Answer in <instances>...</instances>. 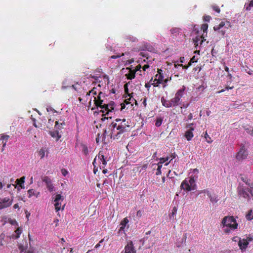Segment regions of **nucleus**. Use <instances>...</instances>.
Listing matches in <instances>:
<instances>
[{
  "label": "nucleus",
  "mask_w": 253,
  "mask_h": 253,
  "mask_svg": "<svg viewBox=\"0 0 253 253\" xmlns=\"http://www.w3.org/2000/svg\"><path fill=\"white\" fill-rule=\"evenodd\" d=\"M133 61H134V60L133 59H130V60H128L127 61V62L126 63V64H127V63L129 64H131L132 62H133Z\"/></svg>",
  "instance_id": "63"
},
{
  "label": "nucleus",
  "mask_w": 253,
  "mask_h": 253,
  "mask_svg": "<svg viewBox=\"0 0 253 253\" xmlns=\"http://www.w3.org/2000/svg\"><path fill=\"white\" fill-rule=\"evenodd\" d=\"M161 102L162 105L167 108H170L171 107V104L170 103V100H167L164 98V97L161 98Z\"/></svg>",
  "instance_id": "20"
},
{
  "label": "nucleus",
  "mask_w": 253,
  "mask_h": 253,
  "mask_svg": "<svg viewBox=\"0 0 253 253\" xmlns=\"http://www.w3.org/2000/svg\"><path fill=\"white\" fill-rule=\"evenodd\" d=\"M46 187L49 191L52 192L54 190V187L52 183V181L50 182V183H48V184H46Z\"/></svg>",
  "instance_id": "35"
},
{
  "label": "nucleus",
  "mask_w": 253,
  "mask_h": 253,
  "mask_svg": "<svg viewBox=\"0 0 253 253\" xmlns=\"http://www.w3.org/2000/svg\"><path fill=\"white\" fill-rule=\"evenodd\" d=\"M12 197H6L0 199V206H10L12 203Z\"/></svg>",
  "instance_id": "14"
},
{
  "label": "nucleus",
  "mask_w": 253,
  "mask_h": 253,
  "mask_svg": "<svg viewBox=\"0 0 253 253\" xmlns=\"http://www.w3.org/2000/svg\"><path fill=\"white\" fill-rule=\"evenodd\" d=\"M124 53H122L121 54H117L116 55H112L110 57L111 59H116L117 58L120 57L121 56H124Z\"/></svg>",
  "instance_id": "49"
},
{
  "label": "nucleus",
  "mask_w": 253,
  "mask_h": 253,
  "mask_svg": "<svg viewBox=\"0 0 253 253\" xmlns=\"http://www.w3.org/2000/svg\"><path fill=\"white\" fill-rule=\"evenodd\" d=\"M231 27V25L230 22L228 21H221L219 25L213 27V30L215 31H218L221 35L224 36L226 30Z\"/></svg>",
  "instance_id": "4"
},
{
  "label": "nucleus",
  "mask_w": 253,
  "mask_h": 253,
  "mask_svg": "<svg viewBox=\"0 0 253 253\" xmlns=\"http://www.w3.org/2000/svg\"><path fill=\"white\" fill-rule=\"evenodd\" d=\"M108 133H105V132H104V134L103 135H101V136L100 137V134H98L97 137L96 138V142L97 143H99L100 142L104 141L105 136Z\"/></svg>",
  "instance_id": "25"
},
{
  "label": "nucleus",
  "mask_w": 253,
  "mask_h": 253,
  "mask_svg": "<svg viewBox=\"0 0 253 253\" xmlns=\"http://www.w3.org/2000/svg\"><path fill=\"white\" fill-rule=\"evenodd\" d=\"M211 19V17L209 15H205L203 17V20L206 22H209Z\"/></svg>",
  "instance_id": "53"
},
{
  "label": "nucleus",
  "mask_w": 253,
  "mask_h": 253,
  "mask_svg": "<svg viewBox=\"0 0 253 253\" xmlns=\"http://www.w3.org/2000/svg\"><path fill=\"white\" fill-rule=\"evenodd\" d=\"M128 220L127 217L125 218L121 222V227H120V230H123L126 224L128 223Z\"/></svg>",
  "instance_id": "26"
},
{
  "label": "nucleus",
  "mask_w": 253,
  "mask_h": 253,
  "mask_svg": "<svg viewBox=\"0 0 253 253\" xmlns=\"http://www.w3.org/2000/svg\"><path fill=\"white\" fill-rule=\"evenodd\" d=\"M96 89V88L95 87H93L91 90H93V92H91V93L94 96L95 95L97 94V93H96V91L95 90Z\"/></svg>",
  "instance_id": "58"
},
{
  "label": "nucleus",
  "mask_w": 253,
  "mask_h": 253,
  "mask_svg": "<svg viewBox=\"0 0 253 253\" xmlns=\"http://www.w3.org/2000/svg\"><path fill=\"white\" fill-rule=\"evenodd\" d=\"M124 88H125V93L128 95V94H129V93H128V89L127 87V84H125Z\"/></svg>",
  "instance_id": "55"
},
{
  "label": "nucleus",
  "mask_w": 253,
  "mask_h": 253,
  "mask_svg": "<svg viewBox=\"0 0 253 253\" xmlns=\"http://www.w3.org/2000/svg\"><path fill=\"white\" fill-rule=\"evenodd\" d=\"M8 222L12 225H18V223L15 219H9Z\"/></svg>",
  "instance_id": "52"
},
{
  "label": "nucleus",
  "mask_w": 253,
  "mask_h": 253,
  "mask_svg": "<svg viewBox=\"0 0 253 253\" xmlns=\"http://www.w3.org/2000/svg\"><path fill=\"white\" fill-rule=\"evenodd\" d=\"M221 225L223 228L226 227L224 232L228 234L231 232V230L237 229L238 226L235 218L233 216H225L222 220Z\"/></svg>",
  "instance_id": "2"
},
{
  "label": "nucleus",
  "mask_w": 253,
  "mask_h": 253,
  "mask_svg": "<svg viewBox=\"0 0 253 253\" xmlns=\"http://www.w3.org/2000/svg\"><path fill=\"white\" fill-rule=\"evenodd\" d=\"M65 125V123L64 121L60 120L58 121H56L55 122V128L56 129V133L57 134L58 136V138L57 140H58L61 136L59 135V133L58 132V130L61 129L63 128V126Z\"/></svg>",
  "instance_id": "13"
},
{
  "label": "nucleus",
  "mask_w": 253,
  "mask_h": 253,
  "mask_svg": "<svg viewBox=\"0 0 253 253\" xmlns=\"http://www.w3.org/2000/svg\"><path fill=\"white\" fill-rule=\"evenodd\" d=\"M201 193L207 194L210 199L211 202L213 204H215L218 201L217 196L214 194H211L207 189H204L201 191L200 192H198L197 195L199 196Z\"/></svg>",
  "instance_id": "10"
},
{
  "label": "nucleus",
  "mask_w": 253,
  "mask_h": 253,
  "mask_svg": "<svg viewBox=\"0 0 253 253\" xmlns=\"http://www.w3.org/2000/svg\"><path fill=\"white\" fill-rule=\"evenodd\" d=\"M198 59L196 58L195 56H193L189 62V66H191L192 63L197 62Z\"/></svg>",
  "instance_id": "39"
},
{
  "label": "nucleus",
  "mask_w": 253,
  "mask_h": 253,
  "mask_svg": "<svg viewBox=\"0 0 253 253\" xmlns=\"http://www.w3.org/2000/svg\"><path fill=\"white\" fill-rule=\"evenodd\" d=\"M104 107L105 108L104 110H101L100 112H102L103 113H105L104 115H107L108 117H104L102 118V120L103 121H105L106 119L108 120L109 118H112L111 116H109V114L112 112L113 110H114L115 107V103L113 101H110L109 103L107 101Z\"/></svg>",
  "instance_id": "5"
},
{
  "label": "nucleus",
  "mask_w": 253,
  "mask_h": 253,
  "mask_svg": "<svg viewBox=\"0 0 253 253\" xmlns=\"http://www.w3.org/2000/svg\"><path fill=\"white\" fill-rule=\"evenodd\" d=\"M248 244L249 242L246 239H240L238 242V245L242 250H245L247 248Z\"/></svg>",
  "instance_id": "17"
},
{
  "label": "nucleus",
  "mask_w": 253,
  "mask_h": 253,
  "mask_svg": "<svg viewBox=\"0 0 253 253\" xmlns=\"http://www.w3.org/2000/svg\"><path fill=\"white\" fill-rule=\"evenodd\" d=\"M129 127V123L126 119L117 118L108 125L105 133H108L111 138L118 139L123 133L128 131Z\"/></svg>",
  "instance_id": "1"
},
{
  "label": "nucleus",
  "mask_w": 253,
  "mask_h": 253,
  "mask_svg": "<svg viewBox=\"0 0 253 253\" xmlns=\"http://www.w3.org/2000/svg\"><path fill=\"white\" fill-rule=\"evenodd\" d=\"M106 151H105L103 150L99 151L98 154L96 156V157L93 160V165L94 166L95 165V163H96L97 158L99 164H102V168H105L107 164V162L108 161V160L107 159V157L105 155V154H106Z\"/></svg>",
  "instance_id": "7"
},
{
  "label": "nucleus",
  "mask_w": 253,
  "mask_h": 253,
  "mask_svg": "<svg viewBox=\"0 0 253 253\" xmlns=\"http://www.w3.org/2000/svg\"><path fill=\"white\" fill-rule=\"evenodd\" d=\"M251 7H253V0H251L248 6H247L246 9L247 10H250L251 9Z\"/></svg>",
  "instance_id": "51"
},
{
  "label": "nucleus",
  "mask_w": 253,
  "mask_h": 253,
  "mask_svg": "<svg viewBox=\"0 0 253 253\" xmlns=\"http://www.w3.org/2000/svg\"><path fill=\"white\" fill-rule=\"evenodd\" d=\"M161 84H162V83H159L157 78H155L154 80H153L151 84L154 86L157 87Z\"/></svg>",
  "instance_id": "37"
},
{
  "label": "nucleus",
  "mask_w": 253,
  "mask_h": 253,
  "mask_svg": "<svg viewBox=\"0 0 253 253\" xmlns=\"http://www.w3.org/2000/svg\"><path fill=\"white\" fill-rule=\"evenodd\" d=\"M141 68V65L140 64H138V65H137L134 68V71H135V72L136 73L138 71H139L140 72H141V71L140 70Z\"/></svg>",
  "instance_id": "48"
},
{
  "label": "nucleus",
  "mask_w": 253,
  "mask_h": 253,
  "mask_svg": "<svg viewBox=\"0 0 253 253\" xmlns=\"http://www.w3.org/2000/svg\"><path fill=\"white\" fill-rule=\"evenodd\" d=\"M170 32L171 34L174 36H176L179 33V29L177 28H173L170 30Z\"/></svg>",
  "instance_id": "34"
},
{
  "label": "nucleus",
  "mask_w": 253,
  "mask_h": 253,
  "mask_svg": "<svg viewBox=\"0 0 253 253\" xmlns=\"http://www.w3.org/2000/svg\"><path fill=\"white\" fill-rule=\"evenodd\" d=\"M61 173L63 175H64V176H65L66 175H67L68 174V171L67 169H62L61 170Z\"/></svg>",
  "instance_id": "50"
},
{
  "label": "nucleus",
  "mask_w": 253,
  "mask_h": 253,
  "mask_svg": "<svg viewBox=\"0 0 253 253\" xmlns=\"http://www.w3.org/2000/svg\"><path fill=\"white\" fill-rule=\"evenodd\" d=\"M188 182H189L190 186H191L192 188H194V190L196 189V185L195 184V176H191L189 178Z\"/></svg>",
  "instance_id": "22"
},
{
  "label": "nucleus",
  "mask_w": 253,
  "mask_h": 253,
  "mask_svg": "<svg viewBox=\"0 0 253 253\" xmlns=\"http://www.w3.org/2000/svg\"><path fill=\"white\" fill-rule=\"evenodd\" d=\"M42 180L43 182H45L46 184L51 182V180L50 177L47 176H44L42 177Z\"/></svg>",
  "instance_id": "32"
},
{
  "label": "nucleus",
  "mask_w": 253,
  "mask_h": 253,
  "mask_svg": "<svg viewBox=\"0 0 253 253\" xmlns=\"http://www.w3.org/2000/svg\"><path fill=\"white\" fill-rule=\"evenodd\" d=\"M25 177L23 176L19 179L16 180L17 184L19 185L21 188L24 187L23 184L24 183Z\"/></svg>",
  "instance_id": "28"
},
{
  "label": "nucleus",
  "mask_w": 253,
  "mask_h": 253,
  "mask_svg": "<svg viewBox=\"0 0 253 253\" xmlns=\"http://www.w3.org/2000/svg\"><path fill=\"white\" fill-rule=\"evenodd\" d=\"M125 253H136L132 241H129L125 247Z\"/></svg>",
  "instance_id": "12"
},
{
  "label": "nucleus",
  "mask_w": 253,
  "mask_h": 253,
  "mask_svg": "<svg viewBox=\"0 0 253 253\" xmlns=\"http://www.w3.org/2000/svg\"><path fill=\"white\" fill-rule=\"evenodd\" d=\"M185 87L183 86L182 88L178 89L175 94L174 97L176 98L179 101L184 95Z\"/></svg>",
  "instance_id": "16"
},
{
  "label": "nucleus",
  "mask_w": 253,
  "mask_h": 253,
  "mask_svg": "<svg viewBox=\"0 0 253 253\" xmlns=\"http://www.w3.org/2000/svg\"><path fill=\"white\" fill-rule=\"evenodd\" d=\"M157 166L158 168L157 169L156 174L158 175L161 174V168L162 167V165H161V164H158Z\"/></svg>",
  "instance_id": "40"
},
{
  "label": "nucleus",
  "mask_w": 253,
  "mask_h": 253,
  "mask_svg": "<svg viewBox=\"0 0 253 253\" xmlns=\"http://www.w3.org/2000/svg\"><path fill=\"white\" fill-rule=\"evenodd\" d=\"M170 103L171 104V107H175L180 104V101L175 97L171 98L170 100Z\"/></svg>",
  "instance_id": "23"
},
{
  "label": "nucleus",
  "mask_w": 253,
  "mask_h": 253,
  "mask_svg": "<svg viewBox=\"0 0 253 253\" xmlns=\"http://www.w3.org/2000/svg\"><path fill=\"white\" fill-rule=\"evenodd\" d=\"M234 88V86H226L224 89H222L217 92L218 93H220L224 92L226 90L231 89Z\"/></svg>",
  "instance_id": "43"
},
{
  "label": "nucleus",
  "mask_w": 253,
  "mask_h": 253,
  "mask_svg": "<svg viewBox=\"0 0 253 253\" xmlns=\"http://www.w3.org/2000/svg\"><path fill=\"white\" fill-rule=\"evenodd\" d=\"M62 196L60 194H57L55 195L54 201L55 202L54 206H59L58 201L61 199Z\"/></svg>",
  "instance_id": "30"
},
{
  "label": "nucleus",
  "mask_w": 253,
  "mask_h": 253,
  "mask_svg": "<svg viewBox=\"0 0 253 253\" xmlns=\"http://www.w3.org/2000/svg\"><path fill=\"white\" fill-rule=\"evenodd\" d=\"M24 253H33V250L32 249H30L27 251H25Z\"/></svg>",
  "instance_id": "59"
},
{
  "label": "nucleus",
  "mask_w": 253,
  "mask_h": 253,
  "mask_svg": "<svg viewBox=\"0 0 253 253\" xmlns=\"http://www.w3.org/2000/svg\"><path fill=\"white\" fill-rule=\"evenodd\" d=\"M193 125L194 124L191 123L187 124L186 126V127L188 128V129L185 131L184 136L188 141L191 140L194 136L193 131L194 130L195 128L193 126Z\"/></svg>",
  "instance_id": "8"
},
{
  "label": "nucleus",
  "mask_w": 253,
  "mask_h": 253,
  "mask_svg": "<svg viewBox=\"0 0 253 253\" xmlns=\"http://www.w3.org/2000/svg\"><path fill=\"white\" fill-rule=\"evenodd\" d=\"M128 96L129 98L126 99L125 101L126 104H131V105H132V103H133L134 102H136V100L132 97V96L131 94H128Z\"/></svg>",
  "instance_id": "24"
},
{
  "label": "nucleus",
  "mask_w": 253,
  "mask_h": 253,
  "mask_svg": "<svg viewBox=\"0 0 253 253\" xmlns=\"http://www.w3.org/2000/svg\"><path fill=\"white\" fill-rule=\"evenodd\" d=\"M180 187H181L182 189L187 191H190L192 190H194V188H192V187L190 186L189 182H188V181L186 179H185L182 181V182L181 184Z\"/></svg>",
  "instance_id": "15"
},
{
  "label": "nucleus",
  "mask_w": 253,
  "mask_h": 253,
  "mask_svg": "<svg viewBox=\"0 0 253 253\" xmlns=\"http://www.w3.org/2000/svg\"><path fill=\"white\" fill-rule=\"evenodd\" d=\"M153 81V78H152L151 79V80L150 81L149 83H146L145 84V87L147 88H149V87H151V85H152L151 84V83H152V82Z\"/></svg>",
  "instance_id": "54"
},
{
  "label": "nucleus",
  "mask_w": 253,
  "mask_h": 253,
  "mask_svg": "<svg viewBox=\"0 0 253 253\" xmlns=\"http://www.w3.org/2000/svg\"><path fill=\"white\" fill-rule=\"evenodd\" d=\"M238 194L240 197H242L245 200H249L250 196L249 192L250 191V189H245L243 187L240 186L238 188Z\"/></svg>",
  "instance_id": "9"
},
{
  "label": "nucleus",
  "mask_w": 253,
  "mask_h": 253,
  "mask_svg": "<svg viewBox=\"0 0 253 253\" xmlns=\"http://www.w3.org/2000/svg\"><path fill=\"white\" fill-rule=\"evenodd\" d=\"M125 39L127 41H129L132 42H136L137 41V39L136 37H134L133 36H130V35L126 36L125 37Z\"/></svg>",
  "instance_id": "29"
},
{
  "label": "nucleus",
  "mask_w": 253,
  "mask_h": 253,
  "mask_svg": "<svg viewBox=\"0 0 253 253\" xmlns=\"http://www.w3.org/2000/svg\"><path fill=\"white\" fill-rule=\"evenodd\" d=\"M246 218L248 220H251L253 219V211L250 210L246 214Z\"/></svg>",
  "instance_id": "31"
},
{
  "label": "nucleus",
  "mask_w": 253,
  "mask_h": 253,
  "mask_svg": "<svg viewBox=\"0 0 253 253\" xmlns=\"http://www.w3.org/2000/svg\"><path fill=\"white\" fill-rule=\"evenodd\" d=\"M28 194L30 196H33V195H36V191H35L34 189H29L28 191Z\"/></svg>",
  "instance_id": "46"
},
{
  "label": "nucleus",
  "mask_w": 253,
  "mask_h": 253,
  "mask_svg": "<svg viewBox=\"0 0 253 253\" xmlns=\"http://www.w3.org/2000/svg\"><path fill=\"white\" fill-rule=\"evenodd\" d=\"M146 100H147V98H145L143 101V104L144 105V107H146L147 105Z\"/></svg>",
  "instance_id": "64"
},
{
  "label": "nucleus",
  "mask_w": 253,
  "mask_h": 253,
  "mask_svg": "<svg viewBox=\"0 0 253 253\" xmlns=\"http://www.w3.org/2000/svg\"><path fill=\"white\" fill-rule=\"evenodd\" d=\"M94 97V105L97 108H100L102 110H104L107 99L105 93L100 91L96 96Z\"/></svg>",
  "instance_id": "3"
},
{
  "label": "nucleus",
  "mask_w": 253,
  "mask_h": 253,
  "mask_svg": "<svg viewBox=\"0 0 253 253\" xmlns=\"http://www.w3.org/2000/svg\"><path fill=\"white\" fill-rule=\"evenodd\" d=\"M26 216L27 220H29V217L30 215V213L28 212L27 211H25Z\"/></svg>",
  "instance_id": "56"
},
{
  "label": "nucleus",
  "mask_w": 253,
  "mask_h": 253,
  "mask_svg": "<svg viewBox=\"0 0 253 253\" xmlns=\"http://www.w3.org/2000/svg\"><path fill=\"white\" fill-rule=\"evenodd\" d=\"M142 211H141L139 210L137 212V215L140 217L142 215Z\"/></svg>",
  "instance_id": "60"
},
{
  "label": "nucleus",
  "mask_w": 253,
  "mask_h": 253,
  "mask_svg": "<svg viewBox=\"0 0 253 253\" xmlns=\"http://www.w3.org/2000/svg\"><path fill=\"white\" fill-rule=\"evenodd\" d=\"M16 235L15 236V238L17 239L19 237L20 235L22 233V229L21 228L18 227L15 231Z\"/></svg>",
  "instance_id": "36"
},
{
  "label": "nucleus",
  "mask_w": 253,
  "mask_h": 253,
  "mask_svg": "<svg viewBox=\"0 0 253 253\" xmlns=\"http://www.w3.org/2000/svg\"><path fill=\"white\" fill-rule=\"evenodd\" d=\"M83 152L85 155H87L88 153V150L87 147L85 145H84L83 147Z\"/></svg>",
  "instance_id": "47"
},
{
  "label": "nucleus",
  "mask_w": 253,
  "mask_h": 253,
  "mask_svg": "<svg viewBox=\"0 0 253 253\" xmlns=\"http://www.w3.org/2000/svg\"><path fill=\"white\" fill-rule=\"evenodd\" d=\"M135 74L136 73L134 70L130 69V71H128V73L126 74V77L127 79L131 80L135 78Z\"/></svg>",
  "instance_id": "21"
},
{
  "label": "nucleus",
  "mask_w": 253,
  "mask_h": 253,
  "mask_svg": "<svg viewBox=\"0 0 253 253\" xmlns=\"http://www.w3.org/2000/svg\"><path fill=\"white\" fill-rule=\"evenodd\" d=\"M205 138L206 140V141L208 143H211L212 142V140H211V139L210 137V136L208 135L207 131H206L205 134Z\"/></svg>",
  "instance_id": "38"
},
{
  "label": "nucleus",
  "mask_w": 253,
  "mask_h": 253,
  "mask_svg": "<svg viewBox=\"0 0 253 253\" xmlns=\"http://www.w3.org/2000/svg\"><path fill=\"white\" fill-rule=\"evenodd\" d=\"M149 67V65H148V64H146L144 66H143V67L142 68H143V71H146V70L147 69H148Z\"/></svg>",
  "instance_id": "57"
},
{
  "label": "nucleus",
  "mask_w": 253,
  "mask_h": 253,
  "mask_svg": "<svg viewBox=\"0 0 253 253\" xmlns=\"http://www.w3.org/2000/svg\"><path fill=\"white\" fill-rule=\"evenodd\" d=\"M163 118H157L155 122V126L157 127H159L161 126L163 122Z\"/></svg>",
  "instance_id": "33"
},
{
  "label": "nucleus",
  "mask_w": 253,
  "mask_h": 253,
  "mask_svg": "<svg viewBox=\"0 0 253 253\" xmlns=\"http://www.w3.org/2000/svg\"><path fill=\"white\" fill-rule=\"evenodd\" d=\"M193 118V115L192 113H190V114L188 116V119L189 120H192Z\"/></svg>",
  "instance_id": "62"
},
{
  "label": "nucleus",
  "mask_w": 253,
  "mask_h": 253,
  "mask_svg": "<svg viewBox=\"0 0 253 253\" xmlns=\"http://www.w3.org/2000/svg\"><path fill=\"white\" fill-rule=\"evenodd\" d=\"M212 8L213 10H214L215 11H216V12H217L218 13L220 12V8L217 5H212Z\"/></svg>",
  "instance_id": "45"
},
{
  "label": "nucleus",
  "mask_w": 253,
  "mask_h": 253,
  "mask_svg": "<svg viewBox=\"0 0 253 253\" xmlns=\"http://www.w3.org/2000/svg\"><path fill=\"white\" fill-rule=\"evenodd\" d=\"M208 28V24L206 23V24H203L202 25L201 29L203 32L202 35L200 37H197L193 40V42H194V44H195V46H197L198 45V42L200 40H201L200 42V46L202 45L203 42L206 41V39H205L204 33H206V36H207Z\"/></svg>",
  "instance_id": "6"
},
{
  "label": "nucleus",
  "mask_w": 253,
  "mask_h": 253,
  "mask_svg": "<svg viewBox=\"0 0 253 253\" xmlns=\"http://www.w3.org/2000/svg\"><path fill=\"white\" fill-rule=\"evenodd\" d=\"M10 136L8 135L4 134H1L0 135V140H1L2 143L3 142H5L6 143L7 142V140L9 138Z\"/></svg>",
  "instance_id": "27"
},
{
  "label": "nucleus",
  "mask_w": 253,
  "mask_h": 253,
  "mask_svg": "<svg viewBox=\"0 0 253 253\" xmlns=\"http://www.w3.org/2000/svg\"><path fill=\"white\" fill-rule=\"evenodd\" d=\"M248 156V152L244 146L242 147L238 152L236 158L239 160H242L245 159Z\"/></svg>",
  "instance_id": "11"
},
{
  "label": "nucleus",
  "mask_w": 253,
  "mask_h": 253,
  "mask_svg": "<svg viewBox=\"0 0 253 253\" xmlns=\"http://www.w3.org/2000/svg\"><path fill=\"white\" fill-rule=\"evenodd\" d=\"M163 71L161 69L158 70V74L156 75V78H157V80L159 83H163V80H164V76L162 73Z\"/></svg>",
  "instance_id": "19"
},
{
  "label": "nucleus",
  "mask_w": 253,
  "mask_h": 253,
  "mask_svg": "<svg viewBox=\"0 0 253 253\" xmlns=\"http://www.w3.org/2000/svg\"><path fill=\"white\" fill-rule=\"evenodd\" d=\"M176 211H177V208L175 207H174V208H173V210L171 211V212H170L169 213L170 218H171V216H173L175 214Z\"/></svg>",
  "instance_id": "42"
},
{
  "label": "nucleus",
  "mask_w": 253,
  "mask_h": 253,
  "mask_svg": "<svg viewBox=\"0 0 253 253\" xmlns=\"http://www.w3.org/2000/svg\"><path fill=\"white\" fill-rule=\"evenodd\" d=\"M169 158L170 157H167L166 158H160V162L158 164H161V165H162V164H163L165 162H166V161H168L169 160Z\"/></svg>",
  "instance_id": "41"
},
{
  "label": "nucleus",
  "mask_w": 253,
  "mask_h": 253,
  "mask_svg": "<svg viewBox=\"0 0 253 253\" xmlns=\"http://www.w3.org/2000/svg\"><path fill=\"white\" fill-rule=\"evenodd\" d=\"M171 77H170L169 79L167 78L163 80V83H162L163 84V87L165 88L167 85V83L168 81L171 80Z\"/></svg>",
  "instance_id": "44"
},
{
  "label": "nucleus",
  "mask_w": 253,
  "mask_h": 253,
  "mask_svg": "<svg viewBox=\"0 0 253 253\" xmlns=\"http://www.w3.org/2000/svg\"><path fill=\"white\" fill-rule=\"evenodd\" d=\"M176 156V155L174 153L173 154H171V155H170V157L171 158V159L170 160V161H171L173 159H174Z\"/></svg>",
  "instance_id": "61"
},
{
  "label": "nucleus",
  "mask_w": 253,
  "mask_h": 253,
  "mask_svg": "<svg viewBox=\"0 0 253 253\" xmlns=\"http://www.w3.org/2000/svg\"><path fill=\"white\" fill-rule=\"evenodd\" d=\"M45 153L47 156L48 149L46 147H42L38 151V155L40 157L41 159H42L44 157Z\"/></svg>",
  "instance_id": "18"
}]
</instances>
